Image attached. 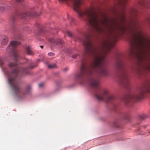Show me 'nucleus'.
I'll use <instances>...</instances> for the list:
<instances>
[{
	"label": "nucleus",
	"mask_w": 150,
	"mask_h": 150,
	"mask_svg": "<svg viewBox=\"0 0 150 150\" xmlns=\"http://www.w3.org/2000/svg\"><path fill=\"white\" fill-rule=\"evenodd\" d=\"M90 35H86L82 40L85 47L84 54L85 56L91 57L93 60L89 66L86 65V59L83 58L81 61L80 72L77 77L83 81V77L87 76L92 77L88 82L91 86L95 89L94 94L99 100H104L106 102H110L115 99L107 90L101 93L99 86L100 76H108V72L105 67V55L109 52L112 47L111 43L108 41L103 42L101 49H97L92 45L90 40Z\"/></svg>",
	"instance_id": "1"
},
{
	"label": "nucleus",
	"mask_w": 150,
	"mask_h": 150,
	"mask_svg": "<svg viewBox=\"0 0 150 150\" xmlns=\"http://www.w3.org/2000/svg\"><path fill=\"white\" fill-rule=\"evenodd\" d=\"M19 42L16 41H12L7 48L8 52H12L14 58V62H10L9 66L13 69L11 72L8 71H4L5 74L8 78V82L11 86L13 95L15 97L22 98L30 93L31 91V87L30 85H27L23 91L21 88L17 79L19 73L28 74L29 71L28 67L22 68L18 69L17 66V61L18 54L15 48L16 46L20 45Z\"/></svg>",
	"instance_id": "2"
},
{
	"label": "nucleus",
	"mask_w": 150,
	"mask_h": 150,
	"mask_svg": "<svg viewBox=\"0 0 150 150\" xmlns=\"http://www.w3.org/2000/svg\"><path fill=\"white\" fill-rule=\"evenodd\" d=\"M146 92L150 93V80L147 81L145 84L139 88L136 95H129L123 100L127 105H131L137 100L142 98Z\"/></svg>",
	"instance_id": "3"
},
{
	"label": "nucleus",
	"mask_w": 150,
	"mask_h": 150,
	"mask_svg": "<svg viewBox=\"0 0 150 150\" xmlns=\"http://www.w3.org/2000/svg\"><path fill=\"white\" fill-rule=\"evenodd\" d=\"M124 64L119 58L117 59L115 63L116 68L121 71V79L120 83L126 88L128 89L129 86V81L126 70L124 68Z\"/></svg>",
	"instance_id": "4"
},
{
	"label": "nucleus",
	"mask_w": 150,
	"mask_h": 150,
	"mask_svg": "<svg viewBox=\"0 0 150 150\" xmlns=\"http://www.w3.org/2000/svg\"><path fill=\"white\" fill-rule=\"evenodd\" d=\"M30 11H28L27 13H22L20 14V17L22 18H24L26 17H35L39 15L40 14L37 13L35 12V9L32 8L30 9Z\"/></svg>",
	"instance_id": "5"
},
{
	"label": "nucleus",
	"mask_w": 150,
	"mask_h": 150,
	"mask_svg": "<svg viewBox=\"0 0 150 150\" xmlns=\"http://www.w3.org/2000/svg\"><path fill=\"white\" fill-rule=\"evenodd\" d=\"M18 14L13 15L11 16V18L10 20V23L12 25L11 28L13 32H14L16 30V28L14 25V24L15 22L18 17Z\"/></svg>",
	"instance_id": "6"
},
{
	"label": "nucleus",
	"mask_w": 150,
	"mask_h": 150,
	"mask_svg": "<svg viewBox=\"0 0 150 150\" xmlns=\"http://www.w3.org/2000/svg\"><path fill=\"white\" fill-rule=\"evenodd\" d=\"M48 40L51 43L54 44V45H58L62 46L64 43V41L60 38L57 39L56 40L53 38H49Z\"/></svg>",
	"instance_id": "7"
},
{
	"label": "nucleus",
	"mask_w": 150,
	"mask_h": 150,
	"mask_svg": "<svg viewBox=\"0 0 150 150\" xmlns=\"http://www.w3.org/2000/svg\"><path fill=\"white\" fill-rule=\"evenodd\" d=\"M26 52L27 54L28 55H34L33 52L31 48L29 46L27 47Z\"/></svg>",
	"instance_id": "8"
},
{
	"label": "nucleus",
	"mask_w": 150,
	"mask_h": 150,
	"mask_svg": "<svg viewBox=\"0 0 150 150\" xmlns=\"http://www.w3.org/2000/svg\"><path fill=\"white\" fill-rule=\"evenodd\" d=\"M12 6V5L11 4L10 6L7 5H6L4 7H0V11H3L4 10L9 9L11 8Z\"/></svg>",
	"instance_id": "9"
},
{
	"label": "nucleus",
	"mask_w": 150,
	"mask_h": 150,
	"mask_svg": "<svg viewBox=\"0 0 150 150\" xmlns=\"http://www.w3.org/2000/svg\"><path fill=\"white\" fill-rule=\"evenodd\" d=\"M8 41V38L7 36H4L2 39L1 43L3 45H6Z\"/></svg>",
	"instance_id": "10"
},
{
	"label": "nucleus",
	"mask_w": 150,
	"mask_h": 150,
	"mask_svg": "<svg viewBox=\"0 0 150 150\" xmlns=\"http://www.w3.org/2000/svg\"><path fill=\"white\" fill-rule=\"evenodd\" d=\"M27 60V62L29 64V67L30 69H33L35 67H36V65H33V63L30 60Z\"/></svg>",
	"instance_id": "11"
},
{
	"label": "nucleus",
	"mask_w": 150,
	"mask_h": 150,
	"mask_svg": "<svg viewBox=\"0 0 150 150\" xmlns=\"http://www.w3.org/2000/svg\"><path fill=\"white\" fill-rule=\"evenodd\" d=\"M113 125L114 127L116 128H118L119 127V124L118 122L117 121H116L114 122Z\"/></svg>",
	"instance_id": "12"
},
{
	"label": "nucleus",
	"mask_w": 150,
	"mask_h": 150,
	"mask_svg": "<svg viewBox=\"0 0 150 150\" xmlns=\"http://www.w3.org/2000/svg\"><path fill=\"white\" fill-rule=\"evenodd\" d=\"M146 117H147L146 115L145 114H143V115H141L139 117L140 119L141 120H143Z\"/></svg>",
	"instance_id": "13"
},
{
	"label": "nucleus",
	"mask_w": 150,
	"mask_h": 150,
	"mask_svg": "<svg viewBox=\"0 0 150 150\" xmlns=\"http://www.w3.org/2000/svg\"><path fill=\"white\" fill-rule=\"evenodd\" d=\"M48 67L49 68L52 69L55 68L56 66L55 65H48Z\"/></svg>",
	"instance_id": "14"
},
{
	"label": "nucleus",
	"mask_w": 150,
	"mask_h": 150,
	"mask_svg": "<svg viewBox=\"0 0 150 150\" xmlns=\"http://www.w3.org/2000/svg\"><path fill=\"white\" fill-rule=\"evenodd\" d=\"M66 33L71 38L72 37V34L71 32L69 31H67Z\"/></svg>",
	"instance_id": "15"
},
{
	"label": "nucleus",
	"mask_w": 150,
	"mask_h": 150,
	"mask_svg": "<svg viewBox=\"0 0 150 150\" xmlns=\"http://www.w3.org/2000/svg\"><path fill=\"white\" fill-rule=\"evenodd\" d=\"M43 32V30H42V29H40V30H39V33H40V34L41 35H43L42 33Z\"/></svg>",
	"instance_id": "16"
},
{
	"label": "nucleus",
	"mask_w": 150,
	"mask_h": 150,
	"mask_svg": "<svg viewBox=\"0 0 150 150\" xmlns=\"http://www.w3.org/2000/svg\"><path fill=\"white\" fill-rule=\"evenodd\" d=\"M48 54L50 56H53L54 55V54L53 52H50Z\"/></svg>",
	"instance_id": "17"
},
{
	"label": "nucleus",
	"mask_w": 150,
	"mask_h": 150,
	"mask_svg": "<svg viewBox=\"0 0 150 150\" xmlns=\"http://www.w3.org/2000/svg\"><path fill=\"white\" fill-rule=\"evenodd\" d=\"M24 30L25 31H27L28 32H29L30 30V29L29 27H27L25 28L24 29Z\"/></svg>",
	"instance_id": "18"
},
{
	"label": "nucleus",
	"mask_w": 150,
	"mask_h": 150,
	"mask_svg": "<svg viewBox=\"0 0 150 150\" xmlns=\"http://www.w3.org/2000/svg\"><path fill=\"white\" fill-rule=\"evenodd\" d=\"M146 69L148 70H150V65H148L146 67Z\"/></svg>",
	"instance_id": "19"
},
{
	"label": "nucleus",
	"mask_w": 150,
	"mask_h": 150,
	"mask_svg": "<svg viewBox=\"0 0 150 150\" xmlns=\"http://www.w3.org/2000/svg\"><path fill=\"white\" fill-rule=\"evenodd\" d=\"M77 56H78L77 54H74V55H72V57L73 58H75L76 57H77Z\"/></svg>",
	"instance_id": "20"
},
{
	"label": "nucleus",
	"mask_w": 150,
	"mask_h": 150,
	"mask_svg": "<svg viewBox=\"0 0 150 150\" xmlns=\"http://www.w3.org/2000/svg\"><path fill=\"white\" fill-rule=\"evenodd\" d=\"M68 70V68L67 67H66L64 69L63 71H67Z\"/></svg>",
	"instance_id": "21"
},
{
	"label": "nucleus",
	"mask_w": 150,
	"mask_h": 150,
	"mask_svg": "<svg viewBox=\"0 0 150 150\" xmlns=\"http://www.w3.org/2000/svg\"><path fill=\"white\" fill-rule=\"evenodd\" d=\"M16 1L18 2H22L23 1V0H15Z\"/></svg>",
	"instance_id": "22"
},
{
	"label": "nucleus",
	"mask_w": 150,
	"mask_h": 150,
	"mask_svg": "<svg viewBox=\"0 0 150 150\" xmlns=\"http://www.w3.org/2000/svg\"><path fill=\"white\" fill-rule=\"evenodd\" d=\"M43 85L42 83H40L39 84V86L40 87H42L43 86Z\"/></svg>",
	"instance_id": "23"
},
{
	"label": "nucleus",
	"mask_w": 150,
	"mask_h": 150,
	"mask_svg": "<svg viewBox=\"0 0 150 150\" xmlns=\"http://www.w3.org/2000/svg\"><path fill=\"white\" fill-rule=\"evenodd\" d=\"M113 107H114V108L113 109V110L115 111V108H116V106L115 105H114Z\"/></svg>",
	"instance_id": "24"
},
{
	"label": "nucleus",
	"mask_w": 150,
	"mask_h": 150,
	"mask_svg": "<svg viewBox=\"0 0 150 150\" xmlns=\"http://www.w3.org/2000/svg\"><path fill=\"white\" fill-rule=\"evenodd\" d=\"M37 24V25H38L37 27L38 28L40 27V25L39 24H38V23Z\"/></svg>",
	"instance_id": "25"
},
{
	"label": "nucleus",
	"mask_w": 150,
	"mask_h": 150,
	"mask_svg": "<svg viewBox=\"0 0 150 150\" xmlns=\"http://www.w3.org/2000/svg\"><path fill=\"white\" fill-rule=\"evenodd\" d=\"M40 47H41V48H43V46H42V45L40 46Z\"/></svg>",
	"instance_id": "26"
},
{
	"label": "nucleus",
	"mask_w": 150,
	"mask_h": 150,
	"mask_svg": "<svg viewBox=\"0 0 150 150\" xmlns=\"http://www.w3.org/2000/svg\"><path fill=\"white\" fill-rule=\"evenodd\" d=\"M55 92H56V91H53L52 93H54Z\"/></svg>",
	"instance_id": "27"
},
{
	"label": "nucleus",
	"mask_w": 150,
	"mask_h": 150,
	"mask_svg": "<svg viewBox=\"0 0 150 150\" xmlns=\"http://www.w3.org/2000/svg\"><path fill=\"white\" fill-rule=\"evenodd\" d=\"M71 20H72V21H73L74 20V19L73 18H71Z\"/></svg>",
	"instance_id": "28"
},
{
	"label": "nucleus",
	"mask_w": 150,
	"mask_h": 150,
	"mask_svg": "<svg viewBox=\"0 0 150 150\" xmlns=\"http://www.w3.org/2000/svg\"><path fill=\"white\" fill-rule=\"evenodd\" d=\"M0 63H1V64H2L3 63V62L1 61V62Z\"/></svg>",
	"instance_id": "29"
},
{
	"label": "nucleus",
	"mask_w": 150,
	"mask_h": 150,
	"mask_svg": "<svg viewBox=\"0 0 150 150\" xmlns=\"http://www.w3.org/2000/svg\"><path fill=\"white\" fill-rule=\"evenodd\" d=\"M39 59H38V61H39Z\"/></svg>",
	"instance_id": "30"
}]
</instances>
